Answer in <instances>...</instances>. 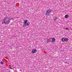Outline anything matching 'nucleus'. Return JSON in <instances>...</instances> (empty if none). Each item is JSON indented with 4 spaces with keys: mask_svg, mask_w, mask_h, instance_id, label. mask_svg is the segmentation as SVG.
Listing matches in <instances>:
<instances>
[{
    "mask_svg": "<svg viewBox=\"0 0 72 72\" xmlns=\"http://www.w3.org/2000/svg\"><path fill=\"white\" fill-rule=\"evenodd\" d=\"M7 18H4V19H3L2 23H4L5 24H6V23H7L8 22V21H7Z\"/></svg>",
    "mask_w": 72,
    "mask_h": 72,
    "instance_id": "obj_1",
    "label": "nucleus"
},
{
    "mask_svg": "<svg viewBox=\"0 0 72 72\" xmlns=\"http://www.w3.org/2000/svg\"><path fill=\"white\" fill-rule=\"evenodd\" d=\"M27 22H28V20H25L24 21V23L25 25H26V24L27 26H30V23L29 22L27 23Z\"/></svg>",
    "mask_w": 72,
    "mask_h": 72,
    "instance_id": "obj_2",
    "label": "nucleus"
},
{
    "mask_svg": "<svg viewBox=\"0 0 72 72\" xmlns=\"http://www.w3.org/2000/svg\"><path fill=\"white\" fill-rule=\"evenodd\" d=\"M52 12V10H51L50 9H48L47 10L46 12V14H45V15H48V14H49V13H50L51 12Z\"/></svg>",
    "mask_w": 72,
    "mask_h": 72,
    "instance_id": "obj_3",
    "label": "nucleus"
},
{
    "mask_svg": "<svg viewBox=\"0 0 72 72\" xmlns=\"http://www.w3.org/2000/svg\"><path fill=\"white\" fill-rule=\"evenodd\" d=\"M32 53H36V52H37V50H36V49H33L32 51Z\"/></svg>",
    "mask_w": 72,
    "mask_h": 72,
    "instance_id": "obj_4",
    "label": "nucleus"
},
{
    "mask_svg": "<svg viewBox=\"0 0 72 72\" xmlns=\"http://www.w3.org/2000/svg\"><path fill=\"white\" fill-rule=\"evenodd\" d=\"M69 16L68 14H67L65 15V18H68Z\"/></svg>",
    "mask_w": 72,
    "mask_h": 72,
    "instance_id": "obj_5",
    "label": "nucleus"
},
{
    "mask_svg": "<svg viewBox=\"0 0 72 72\" xmlns=\"http://www.w3.org/2000/svg\"><path fill=\"white\" fill-rule=\"evenodd\" d=\"M62 41L63 42H64V41H65V38H63L62 39Z\"/></svg>",
    "mask_w": 72,
    "mask_h": 72,
    "instance_id": "obj_6",
    "label": "nucleus"
},
{
    "mask_svg": "<svg viewBox=\"0 0 72 72\" xmlns=\"http://www.w3.org/2000/svg\"><path fill=\"white\" fill-rule=\"evenodd\" d=\"M52 41L53 42H55V39L54 38H52Z\"/></svg>",
    "mask_w": 72,
    "mask_h": 72,
    "instance_id": "obj_7",
    "label": "nucleus"
},
{
    "mask_svg": "<svg viewBox=\"0 0 72 72\" xmlns=\"http://www.w3.org/2000/svg\"><path fill=\"white\" fill-rule=\"evenodd\" d=\"M65 41H68V39L67 38H65Z\"/></svg>",
    "mask_w": 72,
    "mask_h": 72,
    "instance_id": "obj_8",
    "label": "nucleus"
},
{
    "mask_svg": "<svg viewBox=\"0 0 72 72\" xmlns=\"http://www.w3.org/2000/svg\"><path fill=\"white\" fill-rule=\"evenodd\" d=\"M57 19V17H55L54 18V20H56Z\"/></svg>",
    "mask_w": 72,
    "mask_h": 72,
    "instance_id": "obj_9",
    "label": "nucleus"
},
{
    "mask_svg": "<svg viewBox=\"0 0 72 72\" xmlns=\"http://www.w3.org/2000/svg\"><path fill=\"white\" fill-rule=\"evenodd\" d=\"M1 64H4V63L3 62H0Z\"/></svg>",
    "mask_w": 72,
    "mask_h": 72,
    "instance_id": "obj_10",
    "label": "nucleus"
},
{
    "mask_svg": "<svg viewBox=\"0 0 72 72\" xmlns=\"http://www.w3.org/2000/svg\"><path fill=\"white\" fill-rule=\"evenodd\" d=\"M47 42H49V40L48 39V40H47Z\"/></svg>",
    "mask_w": 72,
    "mask_h": 72,
    "instance_id": "obj_11",
    "label": "nucleus"
},
{
    "mask_svg": "<svg viewBox=\"0 0 72 72\" xmlns=\"http://www.w3.org/2000/svg\"><path fill=\"white\" fill-rule=\"evenodd\" d=\"M66 30H69V29L68 28H66Z\"/></svg>",
    "mask_w": 72,
    "mask_h": 72,
    "instance_id": "obj_12",
    "label": "nucleus"
},
{
    "mask_svg": "<svg viewBox=\"0 0 72 72\" xmlns=\"http://www.w3.org/2000/svg\"><path fill=\"white\" fill-rule=\"evenodd\" d=\"M9 68H10V69H12V68H11V67H10Z\"/></svg>",
    "mask_w": 72,
    "mask_h": 72,
    "instance_id": "obj_13",
    "label": "nucleus"
}]
</instances>
